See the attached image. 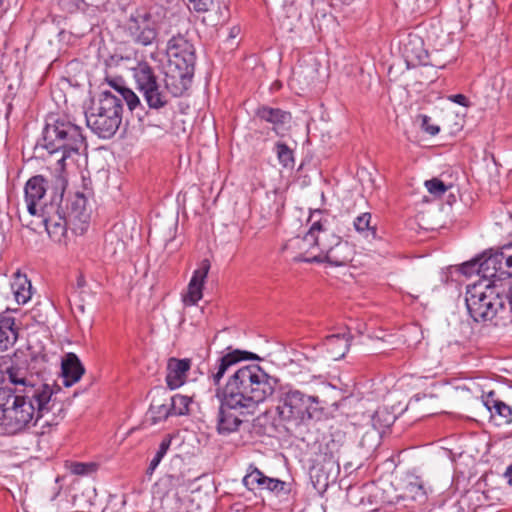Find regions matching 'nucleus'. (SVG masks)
Segmentation results:
<instances>
[{
	"instance_id": "obj_39",
	"label": "nucleus",
	"mask_w": 512,
	"mask_h": 512,
	"mask_svg": "<svg viewBox=\"0 0 512 512\" xmlns=\"http://www.w3.org/2000/svg\"><path fill=\"white\" fill-rule=\"evenodd\" d=\"M189 8L196 12H206L212 5V0H188Z\"/></svg>"
},
{
	"instance_id": "obj_29",
	"label": "nucleus",
	"mask_w": 512,
	"mask_h": 512,
	"mask_svg": "<svg viewBox=\"0 0 512 512\" xmlns=\"http://www.w3.org/2000/svg\"><path fill=\"white\" fill-rule=\"evenodd\" d=\"M325 345L331 357L338 360L345 356L350 346V339L345 334H332L326 337Z\"/></svg>"
},
{
	"instance_id": "obj_2",
	"label": "nucleus",
	"mask_w": 512,
	"mask_h": 512,
	"mask_svg": "<svg viewBox=\"0 0 512 512\" xmlns=\"http://www.w3.org/2000/svg\"><path fill=\"white\" fill-rule=\"evenodd\" d=\"M277 379L268 375L259 365L238 368L216 396L220 402L217 430L229 434L238 430L241 416L253 414L258 405L272 396Z\"/></svg>"
},
{
	"instance_id": "obj_45",
	"label": "nucleus",
	"mask_w": 512,
	"mask_h": 512,
	"mask_svg": "<svg viewBox=\"0 0 512 512\" xmlns=\"http://www.w3.org/2000/svg\"><path fill=\"white\" fill-rule=\"evenodd\" d=\"M509 306H510V310L512 311V295L509 297Z\"/></svg>"
},
{
	"instance_id": "obj_26",
	"label": "nucleus",
	"mask_w": 512,
	"mask_h": 512,
	"mask_svg": "<svg viewBox=\"0 0 512 512\" xmlns=\"http://www.w3.org/2000/svg\"><path fill=\"white\" fill-rule=\"evenodd\" d=\"M351 254L352 251L349 244L339 238V243L333 245V247L324 254V262H328L334 266H343L351 260Z\"/></svg>"
},
{
	"instance_id": "obj_4",
	"label": "nucleus",
	"mask_w": 512,
	"mask_h": 512,
	"mask_svg": "<svg viewBox=\"0 0 512 512\" xmlns=\"http://www.w3.org/2000/svg\"><path fill=\"white\" fill-rule=\"evenodd\" d=\"M121 120V99L109 91H103L86 112L87 126L101 138L112 137L118 130Z\"/></svg>"
},
{
	"instance_id": "obj_34",
	"label": "nucleus",
	"mask_w": 512,
	"mask_h": 512,
	"mask_svg": "<svg viewBox=\"0 0 512 512\" xmlns=\"http://www.w3.org/2000/svg\"><path fill=\"white\" fill-rule=\"evenodd\" d=\"M191 398L185 395L176 394L169 399L173 415H185L189 412Z\"/></svg>"
},
{
	"instance_id": "obj_16",
	"label": "nucleus",
	"mask_w": 512,
	"mask_h": 512,
	"mask_svg": "<svg viewBox=\"0 0 512 512\" xmlns=\"http://www.w3.org/2000/svg\"><path fill=\"white\" fill-rule=\"evenodd\" d=\"M284 249H291L296 252L295 261L316 262L313 258L316 254V242L312 225L302 236H297L287 241Z\"/></svg>"
},
{
	"instance_id": "obj_9",
	"label": "nucleus",
	"mask_w": 512,
	"mask_h": 512,
	"mask_svg": "<svg viewBox=\"0 0 512 512\" xmlns=\"http://www.w3.org/2000/svg\"><path fill=\"white\" fill-rule=\"evenodd\" d=\"M62 201V195L59 202L53 198L49 204L41 206L37 214L42 218L49 237L55 242H61L65 238L67 225L71 222L62 206Z\"/></svg>"
},
{
	"instance_id": "obj_14",
	"label": "nucleus",
	"mask_w": 512,
	"mask_h": 512,
	"mask_svg": "<svg viewBox=\"0 0 512 512\" xmlns=\"http://www.w3.org/2000/svg\"><path fill=\"white\" fill-rule=\"evenodd\" d=\"M194 70L181 69L167 65L164 77V84L171 98L182 96L190 87Z\"/></svg>"
},
{
	"instance_id": "obj_15",
	"label": "nucleus",
	"mask_w": 512,
	"mask_h": 512,
	"mask_svg": "<svg viewBox=\"0 0 512 512\" xmlns=\"http://www.w3.org/2000/svg\"><path fill=\"white\" fill-rule=\"evenodd\" d=\"M243 484L250 490H268L276 494L282 492L286 486L284 481L266 476L254 465L249 466L248 473L243 478Z\"/></svg>"
},
{
	"instance_id": "obj_22",
	"label": "nucleus",
	"mask_w": 512,
	"mask_h": 512,
	"mask_svg": "<svg viewBox=\"0 0 512 512\" xmlns=\"http://www.w3.org/2000/svg\"><path fill=\"white\" fill-rule=\"evenodd\" d=\"M257 117L273 125V130L280 135L285 130L286 125L291 122V114L279 108L262 106L256 111Z\"/></svg>"
},
{
	"instance_id": "obj_20",
	"label": "nucleus",
	"mask_w": 512,
	"mask_h": 512,
	"mask_svg": "<svg viewBox=\"0 0 512 512\" xmlns=\"http://www.w3.org/2000/svg\"><path fill=\"white\" fill-rule=\"evenodd\" d=\"M46 194V180L42 175L31 177L25 185V201L31 215L38 214V205Z\"/></svg>"
},
{
	"instance_id": "obj_8",
	"label": "nucleus",
	"mask_w": 512,
	"mask_h": 512,
	"mask_svg": "<svg viewBox=\"0 0 512 512\" xmlns=\"http://www.w3.org/2000/svg\"><path fill=\"white\" fill-rule=\"evenodd\" d=\"M466 305L474 321L480 322L492 320L503 304L498 297L493 296L492 291L487 294L482 283H476L467 288Z\"/></svg>"
},
{
	"instance_id": "obj_25",
	"label": "nucleus",
	"mask_w": 512,
	"mask_h": 512,
	"mask_svg": "<svg viewBox=\"0 0 512 512\" xmlns=\"http://www.w3.org/2000/svg\"><path fill=\"white\" fill-rule=\"evenodd\" d=\"M31 289V282L25 274H21L19 271L14 273L11 282V290L18 304H25L31 299Z\"/></svg>"
},
{
	"instance_id": "obj_21",
	"label": "nucleus",
	"mask_w": 512,
	"mask_h": 512,
	"mask_svg": "<svg viewBox=\"0 0 512 512\" xmlns=\"http://www.w3.org/2000/svg\"><path fill=\"white\" fill-rule=\"evenodd\" d=\"M191 368L190 359L170 358L167 362L166 383L170 389H177L182 386L186 379L187 373Z\"/></svg>"
},
{
	"instance_id": "obj_40",
	"label": "nucleus",
	"mask_w": 512,
	"mask_h": 512,
	"mask_svg": "<svg viewBox=\"0 0 512 512\" xmlns=\"http://www.w3.org/2000/svg\"><path fill=\"white\" fill-rule=\"evenodd\" d=\"M479 258L469 262H465L460 267V272L466 276H470L473 273L478 275Z\"/></svg>"
},
{
	"instance_id": "obj_41",
	"label": "nucleus",
	"mask_w": 512,
	"mask_h": 512,
	"mask_svg": "<svg viewBox=\"0 0 512 512\" xmlns=\"http://www.w3.org/2000/svg\"><path fill=\"white\" fill-rule=\"evenodd\" d=\"M92 470L91 464H85V463H74L71 466V471L73 474L76 475H85L89 473Z\"/></svg>"
},
{
	"instance_id": "obj_43",
	"label": "nucleus",
	"mask_w": 512,
	"mask_h": 512,
	"mask_svg": "<svg viewBox=\"0 0 512 512\" xmlns=\"http://www.w3.org/2000/svg\"><path fill=\"white\" fill-rule=\"evenodd\" d=\"M504 477L507 479L508 484L512 486V464L507 467Z\"/></svg>"
},
{
	"instance_id": "obj_30",
	"label": "nucleus",
	"mask_w": 512,
	"mask_h": 512,
	"mask_svg": "<svg viewBox=\"0 0 512 512\" xmlns=\"http://www.w3.org/2000/svg\"><path fill=\"white\" fill-rule=\"evenodd\" d=\"M110 85L118 92V98L126 102L129 110L133 111L141 105L139 97L129 88L122 84H118L116 81H110Z\"/></svg>"
},
{
	"instance_id": "obj_44",
	"label": "nucleus",
	"mask_w": 512,
	"mask_h": 512,
	"mask_svg": "<svg viewBox=\"0 0 512 512\" xmlns=\"http://www.w3.org/2000/svg\"><path fill=\"white\" fill-rule=\"evenodd\" d=\"M425 130L430 134V135H436L438 132H439V127L438 126H427L425 128Z\"/></svg>"
},
{
	"instance_id": "obj_10",
	"label": "nucleus",
	"mask_w": 512,
	"mask_h": 512,
	"mask_svg": "<svg viewBox=\"0 0 512 512\" xmlns=\"http://www.w3.org/2000/svg\"><path fill=\"white\" fill-rule=\"evenodd\" d=\"M126 33L139 45H151L157 38V24L149 13L131 15L126 24Z\"/></svg>"
},
{
	"instance_id": "obj_36",
	"label": "nucleus",
	"mask_w": 512,
	"mask_h": 512,
	"mask_svg": "<svg viewBox=\"0 0 512 512\" xmlns=\"http://www.w3.org/2000/svg\"><path fill=\"white\" fill-rule=\"evenodd\" d=\"M323 468L327 469L325 477L326 481H328L330 476L335 479L340 471L339 457L331 454L328 458H325Z\"/></svg>"
},
{
	"instance_id": "obj_42",
	"label": "nucleus",
	"mask_w": 512,
	"mask_h": 512,
	"mask_svg": "<svg viewBox=\"0 0 512 512\" xmlns=\"http://www.w3.org/2000/svg\"><path fill=\"white\" fill-rule=\"evenodd\" d=\"M448 100H450L451 102L457 103L463 107L470 106V102H469L468 98L463 94L450 95V96H448Z\"/></svg>"
},
{
	"instance_id": "obj_12",
	"label": "nucleus",
	"mask_w": 512,
	"mask_h": 512,
	"mask_svg": "<svg viewBox=\"0 0 512 512\" xmlns=\"http://www.w3.org/2000/svg\"><path fill=\"white\" fill-rule=\"evenodd\" d=\"M258 359V356L244 350L228 348V352L219 357L215 365L209 371V378L216 386L220 385V382L226 372H228L233 366L243 360Z\"/></svg>"
},
{
	"instance_id": "obj_6",
	"label": "nucleus",
	"mask_w": 512,
	"mask_h": 512,
	"mask_svg": "<svg viewBox=\"0 0 512 512\" xmlns=\"http://www.w3.org/2000/svg\"><path fill=\"white\" fill-rule=\"evenodd\" d=\"M314 398L299 390L284 387L278 397L277 413L281 420L299 424L312 417L309 409Z\"/></svg>"
},
{
	"instance_id": "obj_3",
	"label": "nucleus",
	"mask_w": 512,
	"mask_h": 512,
	"mask_svg": "<svg viewBox=\"0 0 512 512\" xmlns=\"http://www.w3.org/2000/svg\"><path fill=\"white\" fill-rule=\"evenodd\" d=\"M43 147L51 155H59L56 163L59 171H63L66 161L86 147L82 129L66 117L50 116L43 130Z\"/></svg>"
},
{
	"instance_id": "obj_17",
	"label": "nucleus",
	"mask_w": 512,
	"mask_h": 512,
	"mask_svg": "<svg viewBox=\"0 0 512 512\" xmlns=\"http://www.w3.org/2000/svg\"><path fill=\"white\" fill-rule=\"evenodd\" d=\"M483 405L490 413V419L498 426L512 423V407L499 399L495 391L482 395Z\"/></svg>"
},
{
	"instance_id": "obj_11",
	"label": "nucleus",
	"mask_w": 512,
	"mask_h": 512,
	"mask_svg": "<svg viewBox=\"0 0 512 512\" xmlns=\"http://www.w3.org/2000/svg\"><path fill=\"white\" fill-rule=\"evenodd\" d=\"M167 65L182 69L194 70L195 48L193 44L182 35L173 36L167 44Z\"/></svg>"
},
{
	"instance_id": "obj_1",
	"label": "nucleus",
	"mask_w": 512,
	"mask_h": 512,
	"mask_svg": "<svg viewBox=\"0 0 512 512\" xmlns=\"http://www.w3.org/2000/svg\"><path fill=\"white\" fill-rule=\"evenodd\" d=\"M14 388L0 387V425L7 434H17L42 422L52 426L64 417L63 404L54 397V388L25 364L7 368Z\"/></svg>"
},
{
	"instance_id": "obj_7",
	"label": "nucleus",
	"mask_w": 512,
	"mask_h": 512,
	"mask_svg": "<svg viewBox=\"0 0 512 512\" xmlns=\"http://www.w3.org/2000/svg\"><path fill=\"white\" fill-rule=\"evenodd\" d=\"M478 275L485 281L486 290L491 289V282L512 276V243L504 245L500 250L484 259L479 258Z\"/></svg>"
},
{
	"instance_id": "obj_18",
	"label": "nucleus",
	"mask_w": 512,
	"mask_h": 512,
	"mask_svg": "<svg viewBox=\"0 0 512 512\" xmlns=\"http://www.w3.org/2000/svg\"><path fill=\"white\" fill-rule=\"evenodd\" d=\"M316 242V254L313 257L317 263L324 262V254L339 243V236L328 229L321 220L312 223Z\"/></svg>"
},
{
	"instance_id": "obj_13",
	"label": "nucleus",
	"mask_w": 512,
	"mask_h": 512,
	"mask_svg": "<svg viewBox=\"0 0 512 512\" xmlns=\"http://www.w3.org/2000/svg\"><path fill=\"white\" fill-rule=\"evenodd\" d=\"M403 55L407 66L422 65L443 68L445 63L430 60V55L424 49L423 41L416 35H409L407 41L403 44Z\"/></svg>"
},
{
	"instance_id": "obj_24",
	"label": "nucleus",
	"mask_w": 512,
	"mask_h": 512,
	"mask_svg": "<svg viewBox=\"0 0 512 512\" xmlns=\"http://www.w3.org/2000/svg\"><path fill=\"white\" fill-rule=\"evenodd\" d=\"M69 220L79 221L85 223L89 214L87 212V199L82 193H75L73 196L66 200V206L64 208Z\"/></svg>"
},
{
	"instance_id": "obj_28",
	"label": "nucleus",
	"mask_w": 512,
	"mask_h": 512,
	"mask_svg": "<svg viewBox=\"0 0 512 512\" xmlns=\"http://www.w3.org/2000/svg\"><path fill=\"white\" fill-rule=\"evenodd\" d=\"M400 497L404 501L423 505L427 500V492L423 486L422 481H420L418 478H414L405 484Z\"/></svg>"
},
{
	"instance_id": "obj_37",
	"label": "nucleus",
	"mask_w": 512,
	"mask_h": 512,
	"mask_svg": "<svg viewBox=\"0 0 512 512\" xmlns=\"http://www.w3.org/2000/svg\"><path fill=\"white\" fill-rule=\"evenodd\" d=\"M425 187L427 188L429 193L436 197H441L448 190V186L445 185L444 182L438 178H433L425 181Z\"/></svg>"
},
{
	"instance_id": "obj_23",
	"label": "nucleus",
	"mask_w": 512,
	"mask_h": 512,
	"mask_svg": "<svg viewBox=\"0 0 512 512\" xmlns=\"http://www.w3.org/2000/svg\"><path fill=\"white\" fill-rule=\"evenodd\" d=\"M63 384L67 387L78 382L85 372L79 358L74 353H68L62 359Z\"/></svg>"
},
{
	"instance_id": "obj_35",
	"label": "nucleus",
	"mask_w": 512,
	"mask_h": 512,
	"mask_svg": "<svg viewBox=\"0 0 512 512\" xmlns=\"http://www.w3.org/2000/svg\"><path fill=\"white\" fill-rule=\"evenodd\" d=\"M149 412L154 422L165 420L170 415H173L169 402L160 403L154 401L150 406Z\"/></svg>"
},
{
	"instance_id": "obj_33",
	"label": "nucleus",
	"mask_w": 512,
	"mask_h": 512,
	"mask_svg": "<svg viewBox=\"0 0 512 512\" xmlns=\"http://www.w3.org/2000/svg\"><path fill=\"white\" fill-rule=\"evenodd\" d=\"M275 151L280 164L284 168H292L294 166V153L285 143L277 142L275 144Z\"/></svg>"
},
{
	"instance_id": "obj_27",
	"label": "nucleus",
	"mask_w": 512,
	"mask_h": 512,
	"mask_svg": "<svg viewBox=\"0 0 512 512\" xmlns=\"http://www.w3.org/2000/svg\"><path fill=\"white\" fill-rule=\"evenodd\" d=\"M18 338L15 329L14 318L9 316L0 317V352L8 350L12 347Z\"/></svg>"
},
{
	"instance_id": "obj_19",
	"label": "nucleus",
	"mask_w": 512,
	"mask_h": 512,
	"mask_svg": "<svg viewBox=\"0 0 512 512\" xmlns=\"http://www.w3.org/2000/svg\"><path fill=\"white\" fill-rule=\"evenodd\" d=\"M209 270V260L203 259L189 282L187 293L183 299L186 305H195L202 298L203 286Z\"/></svg>"
},
{
	"instance_id": "obj_38",
	"label": "nucleus",
	"mask_w": 512,
	"mask_h": 512,
	"mask_svg": "<svg viewBox=\"0 0 512 512\" xmlns=\"http://www.w3.org/2000/svg\"><path fill=\"white\" fill-rule=\"evenodd\" d=\"M165 481L170 490H177L179 487L186 486V479L184 474H168L165 477Z\"/></svg>"
},
{
	"instance_id": "obj_5",
	"label": "nucleus",
	"mask_w": 512,
	"mask_h": 512,
	"mask_svg": "<svg viewBox=\"0 0 512 512\" xmlns=\"http://www.w3.org/2000/svg\"><path fill=\"white\" fill-rule=\"evenodd\" d=\"M133 76L137 89L150 109L160 110L170 103L171 96L168 90L158 81V77L150 65L145 62L139 63L133 69Z\"/></svg>"
},
{
	"instance_id": "obj_31",
	"label": "nucleus",
	"mask_w": 512,
	"mask_h": 512,
	"mask_svg": "<svg viewBox=\"0 0 512 512\" xmlns=\"http://www.w3.org/2000/svg\"><path fill=\"white\" fill-rule=\"evenodd\" d=\"M171 442H172V438L170 437V435H166L162 439L155 456L153 457V459L151 460V462L147 468L146 473L148 475H152L154 473L155 469L158 467V465L160 464V462L166 455L167 451L169 450V448L171 446Z\"/></svg>"
},
{
	"instance_id": "obj_32",
	"label": "nucleus",
	"mask_w": 512,
	"mask_h": 512,
	"mask_svg": "<svg viewBox=\"0 0 512 512\" xmlns=\"http://www.w3.org/2000/svg\"><path fill=\"white\" fill-rule=\"evenodd\" d=\"M354 228L357 232L364 234L365 237L375 238L376 229L371 225V214L362 213L354 220Z\"/></svg>"
}]
</instances>
